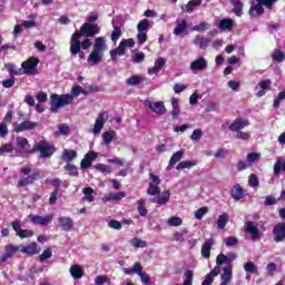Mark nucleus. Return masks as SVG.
<instances>
[{
  "mask_svg": "<svg viewBox=\"0 0 285 285\" xmlns=\"http://www.w3.org/2000/svg\"><path fill=\"white\" fill-rule=\"evenodd\" d=\"M71 94H52L50 96V111L59 112V108H63V106H70L72 101H75V97H79L81 95V86H73L71 88Z\"/></svg>",
  "mask_w": 285,
  "mask_h": 285,
  "instance_id": "f257e3e1",
  "label": "nucleus"
},
{
  "mask_svg": "<svg viewBox=\"0 0 285 285\" xmlns=\"http://www.w3.org/2000/svg\"><path fill=\"white\" fill-rule=\"evenodd\" d=\"M19 173L20 179L18 180V186L20 188H26V186H30L35 184V181H38V179H43V177H46L43 170H32L30 165L22 166Z\"/></svg>",
  "mask_w": 285,
  "mask_h": 285,
  "instance_id": "f03ea898",
  "label": "nucleus"
},
{
  "mask_svg": "<svg viewBox=\"0 0 285 285\" xmlns=\"http://www.w3.org/2000/svg\"><path fill=\"white\" fill-rule=\"evenodd\" d=\"M100 29L98 24L85 22L79 31H75L71 35L70 40L71 41H81V37H86V39H90L92 37H96V35H99Z\"/></svg>",
  "mask_w": 285,
  "mask_h": 285,
  "instance_id": "7ed1b4c3",
  "label": "nucleus"
},
{
  "mask_svg": "<svg viewBox=\"0 0 285 285\" xmlns=\"http://www.w3.org/2000/svg\"><path fill=\"white\" fill-rule=\"evenodd\" d=\"M104 52H106V39L104 37H98L96 38L94 50L90 52L87 61L94 63V66L101 63L104 60Z\"/></svg>",
  "mask_w": 285,
  "mask_h": 285,
  "instance_id": "20e7f679",
  "label": "nucleus"
},
{
  "mask_svg": "<svg viewBox=\"0 0 285 285\" xmlns=\"http://www.w3.org/2000/svg\"><path fill=\"white\" fill-rule=\"evenodd\" d=\"M69 52L72 57H79L81 61L86 59V53L82 50H88L92 47V41L90 39H85L82 41L70 40Z\"/></svg>",
  "mask_w": 285,
  "mask_h": 285,
  "instance_id": "39448f33",
  "label": "nucleus"
},
{
  "mask_svg": "<svg viewBox=\"0 0 285 285\" xmlns=\"http://www.w3.org/2000/svg\"><path fill=\"white\" fill-rule=\"evenodd\" d=\"M31 153H40V159H48L51 155H55V146L48 144V140H40L31 148Z\"/></svg>",
  "mask_w": 285,
  "mask_h": 285,
  "instance_id": "423d86ee",
  "label": "nucleus"
},
{
  "mask_svg": "<svg viewBox=\"0 0 285 285\" xmlns=\"http://www.w3.org/2000/svg\"><path fill=\"white\" fill-rule=\"evenodd\" d=\"M276 3L274 0H257L256 4H252L249 8L250 17H262L264 14V6L265 8H273V4Z\"/></svg>",
  "mask_w": 285,
  "mask_h": 285,
  "instance_id": "0eeeda50",
  "label": "nucleus"
},
{
  "mask_svg": "<svg viewBox=\"0 0 285 285\" xmlns=\"http://www.w3.org/2000/svg\"><path fill=\"white\" fill-rule=\"evenodd\" d=\"M39 66V58L30 57L21 63L22 75L32 77L37 75V67Z\"/></svg>",
  "mask_w": 285,
  "mask_h": 285,
  "instance_id": "6e6552de",
  "label": "nucleus"
},
{
  "mask_svg": "<svg viewBox=\"0 0 285 285\" xmlns=\"http://www.w3.org/2000/svg\"><path fill=\"white\" fill-rule=\"evenodd\" d=\"M108 119H110V115L108 114V111H100L98 114L92 129L94 135H99V132L104 130V126L106 125V121H108Z\"/></svg>",
  "mask_w": 285,
  "mask_h": 285,
  "instance_id": "1a4fd4ad",
  "label": "nucleus"
},
{
  "mask_svg": "<svg viewBox=\"0 0 285 285\" xmlns=\"http://www.w3.org/2000/svg\"><path fill=\"white\" fill-rule=\"evenodd\" d=\"M17 153H22L23 155H32L33 151L30 149V142L24 137H17Z\"/></svg>",
  "mask_w": 285,
  "mask_h": 285,
  "instance_id": "9d476101",
  "label": "nucleus"
},
{
  "mask_svg": "<svg viewBox=\"0 0 285 285\" xmlns=\"http://www.w3.org/2000/svg\"><path fill=\"white\" fill-rule=\"evenodd\" d=\"M21 247L12 244H8L4 246V254L0 258V264H6L10 257H12L16 253H19Z\"/></svg>",
  "mask_w": 285,
  "mask_h": 285,
  "instance_id": "9b49d317",
  "label": "nucleus"
},
{
  "mask_svg": "<svg viewBox=\"0 0 285 285\" xmlns=\"http://www.w3.org/2000/svg\"><path fill=\"white\" fill-rule=\"evenodd\" d=\"M20 253L28 255V257H32L33 255H39V253H41V247L39 246V244L32 242L29 245L21 246Z\"/></svg>",
  "mask_w": 285,
  "mask_h": 285,
  "instance_id": "f8f14e48",
  "label": "nucleus"
},
{
  "mask_svg": "<svg viewBox=\"0 0 285 285\" xmlns=\"http://www.w3.org/2000/svg\"><path fill=\"white\" fill-rule=\"evenodd\" d=\"M39 128V122L24 120L13 127L14 132H26V130H35Z\"/></svg>",
  "mask_w": 285,
  "mask_h": 285,
  "instance_id": "ddd939ff",
  "label": "nucleus"
},
{
  "mask_svg": "<svg viewBox=\"0 0 285 285\" xmlns=\"http://www.w3.org/2000/svg\"><path fill=\"white\" fill-rule=\"evenodd\" d=\"M250 126V121L244 119V118H236L230 125L229 130L230 132H239L240 130H244V128Z\"/></svg>",
  "mask_w": 285,
  "mask_h": 285,
  "instance_id": "4468645a",
  "label": "nucleus"
},
{
  "mask_svg": "<svg viewBox=\"0 0 285 285\" xmlns=\"http://www.w3.org/2000/svg\"><path fill=\"white\" fill-rule=\"evenodd\" d=\"M274 242L279 244V242H285V224L278 223L273 228Z\"/></svg>",
  "mask_w": 285,
  "mask_h": 285,
  "instance_id": "2eb2a0df",
  "label": "nucleus"
},
{
  "mask_svg": "<svg viewBox=\"0 0 285 285\" xmlns=\"http://www.w3.org/2000/svg\"><path fill=\"white\" fill-rule=\"evenodd\" d=\"M237 259V254L228 253L227 255L220 253L216 257V265L223 266V264H233Z\"/></svg>",
  "mask_w": 285,
  "mask_h": 285,
  "instance_id": "dca6fc26",
  "label": "nucleus"
},
{
  "mask_svg": "<svg viewBox=\"0 0 285 285\" xmlns=\"http://www.w3.org/2000/svg\"><path fill=\"white\" fill-rule=\"evenodd\" d=\"M215 244V238L210 237L205 240L202 246V257L205 259H210V250H213V245Z\"/></svg>",
  "mask_w": 285,
  "mask_h": 285,
  "instance_id": "f3484780",
  "label": "nucleus"
},
{
  "mask_svg": "<svg viewBox=\"0 0 285 285\" xmlns=\"http://www.w3.org/2000/svg\"><path fill=\"white\" fill-rule=\"evenodd\" d=\"M95 159H97V153L88 151L85 155V158L80 163V168H82V170L90 168L92 166V161H95Z\"/></svg>",
  "mask_w": 285,
  "mask_h": 285,
  "instance_id": "a211bd4d",
  "label": "nucleus"
},
{
  "mask_svg": "<svg viewBox=\"0 0 285 285\" xmlns=\"http://www.w3.org/2000/svg\"><path fill=\"white\" fill-rule=\"evenodd\" d=\"M207 66L206 58L200 57L190 63V69L193 72H199V70H206Z\"/></svg>",
  "mask_w": 285,
  "mask_h": 285,
  "instance_id": "6ab92c4d",
  "label": "nucleus"
},
{
  "mask_svg": "<svg viewBox=\"0 0 285 285\" xmlns=\"http://www.w3.org/2000/svg\"><path fill=\"white\" fill-rule=\"evenodd\" d=\"M245 230H246V233H248V235H250V237L254 242H257V239H259V228L257 226H255V224L253 222L246 223Z\"/></svg>",
  "mask_w": 285,
  "mask_h": 285,
  "instance_id": "aec40b11",
  "label": "nucleus"
},
{
  "mask_svg": "<svg viewBox=\"0 0 285 285\" xmlns=\"http://www.w3.org/2000/svg\"><path fill=\"white\" fill-rule=\"evenodd\" d=\"M229 195L232 199H235V202H239V199H244V188L242 187V185L236 184L230 189Z\"/></svg>",
  "mask_w": 285,
  "mask_h": 285,
  "instance_id": "412c9836",
  "label": "nucleus"
},
{
  "mask_svg": "<svg viewBox=\"0 0 285 285\" xmlns=\"http://www.w3.org/2000/svg\"><path fill=\"white\" fill-rule=\"evenodd\" d=\"M126 45H124L122 41H120L119 46L109 51L111 61H117V57H124V55H126Z\"/></svg>",
  "mask_w": 285,
  "mask_h": 285,
  "instance_id": "4be33fe9",
  "label": "nucleus"
},
{
  "mask_svg": "<svg viewBox=\"0 0 285 285\" xmlns=\"http://www.w3.org/2000/svg\"><path fill=\"white\" fill-rule=\"evenodd\" d=\"M58 222L62 230H65L66 233H70V230H72V227L75 226V223L70 217H66V216L59 217Z\"/></svg>",
  "mask_w": 285,
  "mask_h": 285,
  "instance_id": "5701e85b",
  "label": "nucleus"
},
{
  "mask_svg": "<svg viewBox=\"0 0 285 285\" xmlns=\"http://www.w3.org/2000/svg\"><path fill=\"white\" fill-rule=\"evenodd\" d=\"M220 279H222L220 285H228V282L233 279V265H229L223 268Z\"/></svg>",
  "mask_w": 285,
  "mask_h": 285,
  "instance_id": "b1692460",
  "label": "nucleus"
},
{
  "mask_svg": "<svg viewBox=\"0 0 285 285\" xmlns=\"http://www.w3.org/2000/svg\"><path fill=\"white\" fill-rule=\"evenodd\" d=\"M148 107L153 112H156V115H166V106H164V101L158 102H148Z\"/></svg>",
  "mask_w": 285,
  "mask_h": 285,
  "instance_id": "393cba45",
  "label": "nucleus"
},
{
  "mask_svg": "<svg viewBox=\"0 0 285 285\" xmlns=\"http://www.w3.org/2000/svg\"><path fill=\"white\" fill-rule=\"evenodd\" d=\"M183 158H184V150L181 149L173 154V156L169 159L167 170H171L178 161H181Z\"/></svg>",
  "mask_w": 285,
  "mask_h": 285,
  "instance_id": "a878e982",
  "label": "nucleus"
},
{
  "mask_svg": "<svg viewBox=\"0 0 285 285\" xmlns=\"http://www.w3.org/2000/svg\"><path fill=\"white\" fill-rule=\"evenodd\" d=\"M170 202V191L164 190L160 196L154 198V204H158L159 206H166V204Z\"/></svg>",
  "mask_w": 285,
  "mask_h": 285,
  "instance_id": "bb28decb",
  "label": "nucleus"
},
{
  "mask_svg": "<svg viewBox=\"0 0 285 285\" xmlns=\"http://www.w3.org/2000/svg\"><path fill=\"white\" fill-rule=\"evenodd\" d=\"M124 197H126L124 191L110 193L104 196L102 202H121Z\"/></svg>",
  "mask_w": 285,
  "mask_h": 285,
  "instance_id": "cd10ccee",
  "label": "nucleus"
},
{
  "mask_svg": "<svg viewBox=\"0 0 285 285\" xmlns=\"http://www.w3.org/2000/svg\"><path fill=\"white\" fill-rule=\"evenodd\" d=\"M31 222L32 224H38L39 226H48V224H50V222H52V217L51 216H39V215H35L31 216Z\"/></svg>",
  "mask_w": 285,
  "mask_h": 285,
  "instance_id": "c85d7f7f",
  "label": "nucleus"
},
{
  "mask_svg": "<svg viewBox=\"0 0 285 285\" xmlns=\"http://www.w3.org/2000/svg\"><path fill=\"white\" fill-rule=\"evenodd\" d=\"M69 273L73 279H81L83 277V267L73 265L70 267Z\"/></svg>",
  "mask_w": 285,
  "mask_h": 285,
  "instance_id": "c756f323",
  "label": "nucleus"
},
{
  "mask_svg": "<svg viewBox=\"0 0 285 285\" xmlns=\"http://www.w3.org/2000/svg\"><path fill=\"white\" fill-rule=\"evenodd\" d=\"M73 159H77V150L75 149H65L62 151V161L70 164Z\"/></svg>",
  "mask_w": 285,
  "mask_h": 285,
  "instance_id": "7c9ffc66",
  "label": "nucleus"
},
{
  "mask_svg": "<svg viewBox=\"0 0 285 285\" xmlns=\"http://www.w3.org/2000/svg\"><path fill=\"white\" fill-rule=\"evenodd\" d=\"M271 79L262 80L261 82H258V88H261L262 90L256 94V97H264V95H266V90L271 89Z\"/></svg>",
  "mask_w": 285,
  "mask_h": 285,
  "instance_id": "2f4dec72",
  "label": "nucleus"
},
{
  "mask_svg": "<svg viewBox=\"0 0 285 285\" xmlns=\"http://www.w3.org/2000/svg\"><path fill=\"white\" fill-rule=\"evenodd\" d=\"M187 28H188V22L186 20H177V26L174 29V35L176 37H179V35H183V32H186Z\"/></svg>",
  "mask_w": 285,
  "mask_h": 285,
  "instance_id": "473e14b6",
  "label": "nucleus"
},
{
  "mask_svg": "<svg viewBox=\"0 0 285 285\" xmlns=\"http://www.w3.org/2000/svg\"><path fill=\"white\" fill-rule=\"evenodd\" d=\"M234 6L233 12L236 17H242L244 14V4L239 0H232Z\"/></svg>",
  "mask_w": 285,
  "mask_h": 285,
  "instance_id": "72a5a7b5",
  "label": "nucleus"
},
{
  "mask_svg": "<svg viewBox=\"0 0 285 285\" xmlns=\"http://www.w3.org/2000/svg\"><path fill=\"white\" fill-rule=\"evenodd\" d=\"M82 193L85 195L83 199L86 202H89V204H92V202H95V189L92 187H85L82 189Z\"/></svg>",
  "mask_w": 285,
  "mask_h": 285,
  "instance_id": "f704fd0d",
  "label": "nucleus"
},
{
  "mask_svg": "<svg viewBox=\"0 0 285 285\" xmlns=\"http://www.w3.org/2000/svg\"><path fill=\"white\" fill-rule=\"evenodd\" d=\"M117 137V131L110 130V131H105L102 134V141L106 144V146H109V144H112V140Z\"/></svg>",
  "mask_w": 285,
  "mask_h": 285,
  "instance_id": "c9c22d12",
  "label": "nucleus"
},
{
  "mask_svg": "<svg viewBox=\"0 0 285 285\" xmlns=\"http://www.w3.org/2000/svg\"><path fill=\"white\" fill-rule=\"evenodd\" d=\"M233 26H235L233 19H223L218 23L219 30H233Z\"/></svg>",
  "mask_w": 285,
  "mask_h": 285,
  "instance_id": "e433bc0d",
  "label": "nucleus"
},
{
  "mask_svg": "<svg viewBox=\"0 0 285 285\" xmlns=\"http://www.w3.org/2000/svg\"><path fill=\"white\" fill-rule=\"evenodd\" d=\"M194 166H197V160H184L176 166V170L190 169L194 168Z\"/></svg>",
  "mask_w": 285,
  "mask_h": 285,
  "instance_id": "4c0bfd02",
  "label": "nucleus"
},
{
  "mask_svg": "<svg viewBox=\"0 0 285 285\" xmlns=\"http://www.w3.org/2000/svg\"><path fill=\"white\" fill-rule=\"evenodd\" d=\"M137 210L140 217H147L148 215V209H146V200L140 198L137 200Z\"/></svg>",
  "mask_w": 285,
  "mask_h": 285,
  "instance_id": "58836bf2",
  "label": "nucleus"
},
{
  "mask_svg": "<svg viewBox=\"0 0 285 285\" xmlns=\"http://www.w3.org/2000/svg\"><path fill=\"white\" fill-rule=\"evenodd\" d=\"M194 43H199L202 50H206V48L210 46V39L202 36H196Z\"/></svg>",
  "mask_w": 285,
  "mask_h": 285,
  "instance_id": "ea45409f",
  "label": "nucleus"
},
{
  "mask_svg": "<svg viewBox=\"0 0 285 285\" xmlns=\"http://www.w3.org/2000/svg\"><path fill=\"white\" fill-rule=\"evenodd\" d=\"M226 224H228V214L224 213L218 216V219H217L218 229L224 230V228H226Z\"/></svg>",
  "mask_w": 285,
  "mask_h": 285,
  "instance_id": "a19ab883",
  "label": "nucleus"
},
{
  "mask_svg": "<svg viewBox=\"0 0 285 285\" xmlns=\"http://www.w3.org/2000/svg\"><path fill=\"white\" fill-rule=\"evenodd\" d=\"M7 70L9 72V75H11V77H19L21 75H23V69L21 68H17L16 65L9 63L7 66Z\"/></svg>",
  "mask_w": 285,
  "mask_h": 285,
  "instance_id": "79ce46f5",
  "label": "nucleus"
},
{
  "mask_svg": "<svg viewBox=\"0 0 285 285\" xmlns=\"http://www.w3.org/2000/svg\"><path fill=\"white\" fill-rule=\"evenodd\" d=\"M56 137H61L63 135L65 137H68L70 135V127H68L67 124H61L58 127V130L55 132Z\"/></svg>",
  "mask_w": 285,
  "mask_h": 285,
  "instance_id": "37998d69",
  "label": "nucleus"
},
{
  "mask_svg": "<svg viewBox=\"0 0 285 285\" xmlns=\"http://www.w3.org/2000/svg\"><path fill=\"white\" fill-rule=\"evenodd\" d=\"M144 81V78L139 75H132L126 80L127 86H139Z\"/></svg>",
  "mask_w": 285,
  "mask_h": 285,
  "instance_id": "c03bdc74",
  "label": "nucleus"
},
{
  "mask_svg": "<svg viewBox=\"0 0 285 285\" xmlns=\"http://www.w3.org/2000/svg\"><path fill=\"white\" fill-rule=\"evenodd\" d=\"M198 6H202V0H190L185 9L183 8V10H185V12H194L195 8H197Z\"/></svg>",
  "mask_w": 285,
  "mask_h": 285,
  "instance_id": "a18cd8bd",
  "label": "nucleus"
},
{
  "mask_svg": "<svg viewBox=\"0 0 285 285\" xmlns=\"http://www.w3.org/2000/svg\"><path fill=\"white\" fill-rule=\"evenodd\" d=\"M148 28H150V20L148 19L140 20L137 24L138 32H148Z\"/></svg>",
  "mask_w": 285,
  "mask_h": 285,
  "instance_id": "49530a36",
  "label": "nucleus"
},
{
  "mask_svg": "<svg viewBox=\"0 0 285 285\" xmlns=\"http://www.w3.org/2000/svg\"><path fill=\"white\" fill-rule=\"evenodd\" d=\"M147 194L155 197L156 195H161V189L159 188V185H155V183H149Z\"/></svg>",
  "mask_w": 285,
  "mask_h": 285,
  "instance_id": "de8ad7c7",
  "label": "nucleus"
},
{
  "mask_svg": "<svg viewBox=\"0 0 285 285\" xmlns=\"http://www.w3.org/2000/svg\"><path fill=\"white\" fill-rule=\"evenodd\" d=\"M282 170L285 173V161L276 160L274 164V175L275 177H279Z\"/></svg>",
  "mask_w": 285,
  "mask_h": 285,
  "instance_id": "09e8293b",
  "label": "nucleus"
},
{
  "mask_svg": "<svg viewBox=\"0 0 285 285\" xmlns=\"http://www.w3.org/2000/svg\"><path fill=\"white\" fill-rule=\"evenodd\" d=\"M272 59L278 63H282V61L285 60V53L279 49H275Z\"/></svg>",
  "mask_w": 285,
  "mask_h": 285,
  "instance_id": "8fccbe9b",
  "label": "nucleus"
},
{
  "mask_svg": "<svg viewBox=\"0 0 285 285\" xmlns=\"http://www.w3.org/2000/svg\"><path fill=\"white\" fill-rule=\"evenodd\" d=\"M52 257V248L47 247L42 254L39 255L38 259L39 262H46L47 259H50Z\"/></svg>",
  "mask_w": 285,
  "mask_h": 285,
  "instance_id": "3c124183",
  "label": "nucleus"
},
{
  "mask_svg": "<svg viewBox=\"0 0 285 285\" xmlns=\"http://www.w3.org/2000/svg\"><path fill=\"white\" fill-rule=\"evenodd\" d=\"M65 170L69 173L70 177H79V170L77 169V166L67 164L65 166Z\"/></svg>",
  "mask_w": 285,
  "mask_h": 285,
  "instance_id": "603ef678",
  "label": "nucleus"
},
{
  "mask_svg": "<svg viewBox=\"0 0 285 285\" xmlns=\"http://www.w3.org/2000/svg\"><path fill=\"white\" fill-rule=\"evenodd\" d=\"M244 271L246 273L257 274V266L254 262H247L244 264Z\"/></svg>",
  "mask_w": 285,
  "mask_h": 285,
  "instance_id": "864d4df0",
  "label": "nucleus"
},
{
  "mask_svg": "<svg viewBox=\"0 0 285 285\" xmlns=\"http://www.w3.org/2000/svg\"><path fill=\"white\" fill-rule=\"evenodd\" d=\"M131 246H134V248H146L148 244L146 240H141L140 238L135 237L131 239Z\"/></svg>",
  "mask_w": 285,
  "mask_h": 285,
  "instance_id": "5fc2aeb1",
  "label": "nucleus"
},
{
  "mask_svg": "<svg viewBox=\"0 0 285 285\" xmlns=\"http://www.w3.org/2000/svg\"><path fill=\"white\" fill-rule=\"evenodd\" d=\"M0 153H1V155H6L8 153H14V147L12 146L11 142H7V144L0 146Z\"/></svg>",
  "mask_w": 285,
  "mask_h": 285,
  "instance_id": "6e6d98bb",
  "label": "nucleus"
},
{
  "mask_svg": "<svg viewBox=\"0 0 285 285\" xmlns=\"http://www.w3.org/2000/svg\"><path fill=\"white\" fill-rule=\"evenodd\" d=\"M121 37V29L119 27H115L112 32H111V41L114 43H117V41H119V38Z\"/></svg>",
  "mask_w": 285,
  "mask_h": 285,
  "instance_id": "4d7b16f0",
  "label": "nucleus"
},
{
  "mask_svg": "<svg viewBox=\"0 0 285 285\" xmlns=\"http://www.w3.org/2000/svg\"><path fill=\"white\" fill-rule=\"evenodd\" d=\"M224 244L228 247L237 246L239 244V239L237 237L228 236L224 239Z\"/></svg>",
  "mask_w": 285,
  "mask_h": 285,
  "instance_id": "13d9d810",
  "label": "nucleus"
},
{
  "mask_svg": "<svg viewBox=\"0 0 285 285\" xmlns=\"http://www.w3.org/2000/svg\"><path fill=\"white\" fill-rule=\"evenodd\" d=\"M17 235L20 239H26V237H35V232L30 229H20Z\"/></svg>",
  "mask_w": 285,
  "mask_h": 285,
  "instance_id": "bf43d9fd",
  "label": "nucleus"
},
{
  "mask_svg": "<svg viewBox=\"0 0 285 285\" xmlns=\"http://www.w3.org/2000/svg\"><path fill=\"white\" fill-rule=\"evenodd\" d=\"M137 41L140 46H144L148 41V33L146 31H138Z\"/></svg>",
  "mask_w": 285,
  "mask_h": 285,
  "instance_id": "052dcab7",
  "label": "nucleus"
},
{
  "mask_svg": "<svg viewBox=\"0 0 285 285\" xmlns=\"http://www.w3.org/2000/svg\"><path fill=\"white\" fill-rule=\"evenodd\" d=\"M248 186L252 188H257L259 186V178H257V175L252 174L248 179Z\"/></svg>",
  "mask_w": 285,
  "mask_h": 285,
  "instance_id": "680f3d73",
  "label": "nucleus"
},
{
  "mask_svg": "<svg viewBox=\"0 0 285 285\" xmlns=\"http://www.w3.org/2000/svg\"><path fill=\"white\" fill-rule=\"evenodd\" d=\"M193 277H194L193 271L187 269L185 272V281H184L183 285H193Z\"/></svg>",
  "mask_w": 285,
  "mask_h": 285,
  "instance_id": "e2e57ef3",
  "label": "nucleus"
},
{
  "mask_svg": "<svg viewBox=\"0 0 285 285\" xmlns=\"http://www.w3.org/2000/svg\"><path fill=\"white\" fill-rule=\"evenodd\" d=\"M96 170H98L99 173H107V174H110L112 173V169H110L109 166L107 165H104V164H97L95 166Z\"/></svg>",
  "mask_w": 285,
  "mask_h": 285,
  "instance_id": "0e129e2a",
  "label": "nucleus"
},
{
  "mask_svg": "<svg viewBox=\"0 0 285 285\" xmlns=\"http://www.w3.org/2000/svg\"><path fill=\"white\" fill-rule=\"evenodd\" d=\"M183 220L177 216H173L168 219V226H181Z\"/></svg>",
  "mask_w": 285,
  "mask_h": 285,
  "instance_id": "69168bd1",
  "label": "nucleus"
},
{
  "mask_svg": "<svg viewBox=\"0 0 285 285\" xmlns=\"http://www.w3.org/2000/svg\"><path fill=\"white\" fill-rule=\"evenodd\" d=\"M196 32H202V30H210V23L208 22H200L199 24L194 27Z\"/></svg>",
  "mask_w": 285,
  "mask_h": 285,
  "instance_id": "338daca9",
  "label": "nucleus"
},
{
  "mask_svg": "<svg viewBox=\"0 0 285 285\" xmlns=\"http://www.w3.org/2000/svg\"><path fill=\"white\" fill-rule=\"evenodd\" d=\"M206 213H208V207H200L195 212V217L197 219H204V215H206Z\"/></svg>",
  "mask_w": 285,
  "mask_h": 285,
  "instance_id": "774afa93",
  "label": "nucleus"
}]
</instances>
